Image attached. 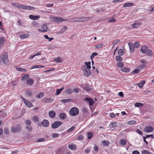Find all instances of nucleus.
<instances>
[{
    "instance_id": "1",
    "label": "nucleus",
    "mask_w": 154,
    "mask_h": 154,
    "mask_svg": "<svg viewBox=\"0 0 154 154\" xmlns=\"http://www.w3.org/2000/svg\"><path fill=\"white\" fill-rule=\"evenodd\" d=\"M2 61H3L4 64L5 65L9 64L8 54L7 53L4 52L0 56V63Z\"/></svg>"
},
{
    "instance_id": "2",
    "label": "nucleus",
    "mask_w": 154,
    "mask_h": 154,
    "mask_svg": "<svg viewBox=\"0 0 154 154\" xmlns=\"http://www.w3.org/2000/svg\"><path fill=\"white\" fill-rule=\"evenodd\" d=\"M49 18L52 22L57 23H60L63 21H67V20L63 17H57L55 16H50L49 17Z\"/></svg>"
},
{
    "instance_id": "3",
    "label": "nucleus",
    "mask_w": 154,
    "mask_h": 154,
    "mask_svg": "<svg viewBox=\"0 0 154 154\" xmlns=\"http://www.w3.org/2000/svg\"><path fill=\"white\" fill-rule=\"evenodd\" d=\"M22 128V127L21 125L18 124L16 126H12L11 128V131L14 133H19L21 131Z\"/></svg>"
},
{
    "instance_id": "4",
    "label": "nucleus",
    "mask_w": 154,
    "mask_h": 154,
    "mask_svg": "<svg viewBox=\"0 0 154 154\" xmlns=\"http://www.w3.org/2000/svg\"><path fill=\"white\" fill-rule=\"evenodd\" d=\"M79 113V110L78 108L74 107L72 108L69 110V115L72 116H76Z\"/></svg>"
},
{
    "instance_id": "5",
    "label": "nucleus",
    "mask_w": 154,
    "mask_h": 154,
    "mask_svg": "<svg viewBox=\"0 0 154 154\" xmlns=\"http://www.w3.org/2000/svg\"><path fill=\"white\" fill-rule=\"evenodd\" d=\"M17 7L23 9L27 10H33L35 8L33 7H31L29 6H26L20 4H18V5H17Z\"/></svg>"
},
{
    "instance_id": "6",
    "label": "nucleus",
    "mask_w": 154,
    "mask_h": 154,
    "mask_svg": "<svg viewBox=\"0 0 154 154\" xmlns=\"http://www.w3.org/2000/svg\"><path fill=\"white\" fill-rule=\"evenodd\" d=\"M20 98L23 101L26 105L28 107L30 108L33 106L32 103L28 101L22 96H21Z\"/></svg>"
},
{
    "instance_id": "7",
    "label": "nucleus",
    "mask_w": 154,
    "mask_h": 154,
    "mask_svg": "<svg viewBox=\"0 0 154 154\" xmlns=\"http://www.w3.org/2000/svg\"><path fill=\"white\" fill-rule=\"evenodd\" d=\"M41 27L42 29H38V30L39 32H47L48 30V27L47 24L45 23L42 24Z\"/></svg>"
},
{
    "instance_id": "8",
    "label": "nucleus",
    "mask_w": 154,
    "mask_h": 154,
    "mask_svg": "<svg viewBox=\"0 0 154 154\" xmlns=\"http://www.w3.org/2000/svg\"><path fill=\"white\" fill-rule=\"evenodd\" d=\"M62 124L61 122L56 121L54 122L51 125V128L52 129H55L57 128Z\"/></svg>"
},
{
    "instance_id": "9",
    "label": "nucleus",
    "mask_w": 154,
    "mask_h": 154,
    "mask_svg": "<svg viewBox=\"0 0 154 154\" xmlns=\"http://www.w3.org/2000/svg\"><path fill=\"white\" fill-rule=\"evenodd\" d=\"M42 125L44 127H48L49 125V122L48 120L44 119L42 121Z\"/></svg>"
},
{
    "instance_id": "10",
    "label": "nucleus",
    "mask_w": 154,
    "mask_h": 154,
    "mask_svg": "<svg viewBox=\"0 0 154 154\" xmlns=\"http://www.w3.org/2000/svg\"><path fill=\"white\" fill-rule=\"evenodd\" d=\"M154 130V128L152 126H148L144 128V131L145 132H151Z\"/></svg>"
},
{
    "instance_id": "11",
    "label": "nucleus",
    "mask_w": 154,
    "mask_h": 154,
    "mask_svg": "<svg viewBox=\"0 0 154 154\" xmlns=\"http://www.w3.org/2000/svg\"><path fill=\"white\" fill-rule=\"evenodd\" d=\"M84 100L88 101L89 102V104L90 106L93 105L94 103L93 100L91 98L86 97L85 98Z\"/></svg>"
},
{
    "instance_id": "12",
    "label": "nucleus",
    "mask_w": 154,
    "mask_h": 154,
    "mask_svg": "<svg viewBox=\"0 0 154 154\" xmlns=\"http://www.w3.org/2000/svg\"><path fill=\"white\" fill-rule=\"evenodd\" d=\"M42 101L43 103H50L53 102V100L50 98H44L42 99Z\"/></svg>"
},
{
    "instance_id": "13",
    "label": "nucleus",
    "mask_w": 154,
    "mask_h": 154,
    "mask_svg": "<svg viewBox=\"0 0 154 154\" xmlns=\"http://www.w3.org/2000/svg\"><path fill=\"white\" fill-rule=\"evenodd\" d=\"M128 45L131 52H133L134 51V46L133 44L131 42H129L128 43Z\"/></svg>"
},
{
    "instance_id": "14",
    "label": "nucleus",
    "mask_w": 154,
    "mask_h": 154,
    "mask_svg": "<svg viewBox=\"0 0 154 154\" xmlns=\"http://www.w3.org/2000/svg\"><path fill=\"white\" fill-rule=\"evenodd\" d=\"M84 75L86 77H88L91 74V72L90 69H86L83 72Z\"/></svg>"
},
{
    "instance_id": "15",
    "label": "nucleus",
    "mask_w": 154,
    "mask_h": 154,
    "mask_svg": "<svg viewBox=\"0 0 154 154\" xmlns=\"http://www.w3.org/2000/svg\"><path fill=\"white\" fill-rule=\"evenodd\" d=\"M29 17L30 19L33 20H38L40 17V16L39 15H36L34 16L32 15H30L29 16Z\"/></svg>"
},
{
    "instance_id": "16",
    "label": "nucleus",
    "mask_w": 154,
    "mask_h": 154,
    "mask_svg": "<svg viewBox=\"0 0 154 154\" xmlns=\"http://www.w3.org/2000/svg\"><path fill=\"white\" fill-rule=\"evenodd\" d=\"M26 83L28 85H31L33 84L34 81L32 78H30L26 80Z\"/></svg>"
},
{
    "instance_id": "17",
    "label": "nucleus",
    "mask_w": 154,
    "mask_h": 154,
    "mask_svg": "<svg viewBox=\"0 0 154 154\" xmlns=\"http://www.w3.org/2000/svg\"><path fill=\"white\" fill-rule=\"evenodd\" d=\"M59 117L61 119L63 120L66 118V115L64 113H61L59 115Z\"/></svg>"
},
{
    "instance_id": "18",
    "label": "nucleus",
    "mask_w": 154,
    "mask_h": 154,
    "mask_svg": "<svg viewBox=\"0 0 154 154\" xmlns=\"http://www.w3.org/2000/svg\"><path fill=\"white\" fill-rule=\"evenodd\" d=\"M5 42V38L2 37H0V48L3 46V44Z\"/></svg>"
},
{
    "instance_id": "19",
    "label": "nucleus",
    "mask_w": 154,
    "mask_h": 154,
    "mask_svg": "<svg viewBox=\"0 0 154 154\" xmlns=\"http://www.w3.org/2000/svg\"><path fill=\"white\" fill-rule=\"evenodd\" d=\"M49 115L51 118H54L56 115V113L54 111H51L49 112Z\"/></svg>"
},
{
    "instance_id": "20",
    "label": "nucleus",
    "mask_w": 154,
    "mask_h": 154,
    "mask_svg": "<svg viewBox=\"0 0 154 154\" xmlns=\"http://www.w3.org/2000/svg\"><path fill=\"white\" fill-rule=\"evenodd\" d=\"M68 147L69 149L72 150H75L76 148V146L73 143L69 145Z\"/></svg>"
},
{
    "instance_id": "21",
    "label": "nucleus",
    "mask_w": 154,
    "mask_h": 154,
    "mask_svg": "<svg viewBox=\"0 0 154 154\" xmlns=\"http://www.w3.org/2000/svg\"><path fill=\"white\" fill-rule=\"evenodd\" d=\"M26 94L28 96L31 97L33 95L32 91L30 90H27L25 91Z\"/></svg>"
},
{
    "instance_id": "22",
    "label": "nucleus",
    "mask_w": 154,
    "mask_h": 154,
    "mask_svg": "<svg viewBox=\"0 0 154 154\" xmlns=\"http://www.w3.org/2000/svg\"><path fill=\"white\" fill-rule=\"evenodd\" d=\"M140 23H135L132 25V28L133 29H136L137 28L141 25Z\"/></svg>"
},
{
    "instance_id": "23",
    "label": "nucleus",
    "mask_w": 154,
    "mask_h": 154,
    "mask_svg": "<svg viewBox=\"0 0 154 154\" xmlns=\"http://www.w3.org/2000/svg\"><path fill=\"white\" fill-rule=\"evenodd\" d=\"M148 47L146 46H143L141 48L140 51L143 54H144L146 53V51Z\"/></svg>"
},
{
    "instance_id": "24",
    "label": "nucleus",
    "mask_w": 154,
    "mask_h": 154,
    "mask_svg": "<svg viewBox=\"0 0 154 154\" xmlns=\"http://www.w3.org/2000/svg\"><path fill=\"white\" fill-rule=\"evenodd\" d=\"M130 68L128 67H123L121 69V70L123 72H127L130 71Z\"/></svg>"
},
{
    "instance_id": "25",
    "label": "nucleus",
    "mask_w": 154,
    "mask_h": 154,
    "mask_svg": "<svg viewBox=\"0 0 154 154\" xmlns=\"http://www.w3.org/2000/svg\"><path fill=\"white\" fill-rule=\"evenodd\" d=\"M54 61H56L57 63L62 62L63 61V60L60 57L54 58Z\"/></svg>"
},
{
    "instance_id": "26",
    "label": "nucleus",
    "mask_w": 154,
    "mask_h": 154,
    "mask_svg": "<svg viewBox=\"0 0 154 154\" xmlns=\"http://www.w3.org/2000/svg\"><path fill=\"white\" fill-rule=\"evenodd\" d=\"M32 120L33 122H36L39 121V119L37 116H34L33 117Z\"/></svg>"
},
{
    "instance_id": "27",
    "label": "nucleus",
    "mask_w": 154,
    "mask_h": 154,
    "mask_svg": "<svg viewBox=\"0 0 154 154\" xmlns=\"http://www.w3.org/2000/svg\"><path fill=\"white\" fill-rule=\"evenodd\" d=\"M117 52L118 54L122 56L124 54V52L123 50L122 49H118L117 50Z\"/></svg>"
},
{
    "instance_id": "28",
    "label": "nucleus",
    "mask_w": 154,
    "mask_h": 154,
    "mask_svg": "<svg viewBox=\"0 0 154 154\" xmlns=\"http://www.w3.org/2000/svg\"><path fill=\"white\" fill-rule=\"evenodd\" d=\"M29 75L28 74H26L22 77L21 78V80L22 81H24L27 79H28L29 77Z\"/></svg>"
},
{
    "instance_id": "29",
    "label": "nucleus",
    "mask_w": 154,
    "mask_h": 154,
    "mask_svg": "<svg viewBox=\"0 0 154 154\" xmlns=\"http://www.w3.org/2000/svg\"><path fill=\"white\" fill-rule=\"evenodd\" d=\"M44 67V66L40 65H37L36 66H32L30 68V69H32L35 68H42Z\"/></svg>"
},
{
    "instance_id": "30",
    "label": "nucleus",
    "mask_w": 154,
    "mask_h": 154,
    "mask_svg": "<svg viewBox=\"0 0 154 154\" xmlns=\"http://www.w3.org/2000/svg\"><path fill=\"white\" fill-rule=\"evenodd\" d=\"M91 19V18L88 17H81V22L87 21Z\"/></svg>"
},
{
    "instance_id": "31",
    "label": "nucleus",
    "mask_w": 154,
    "mask_h": 154,
    "mask_svg": "<svg viewBox=\"0 0 154 154\" xmlns=\"http://www.w3.org/2000/svg\"><path fill=\"white\" fill-rule=\"evenodd\" d=\"M93 135V133L91 132H89L87 133V137L89 139H91Z\"/></svg>"
},
{
    "instance_id": "32",
    "label": "nucleus",
    "mask_w": 154,
    "mask_h": 154,
    "mask_svg": "<svg viewBox=\"0 0 154 154\" xmlns=\"http://www.w3.org/2000/svg\"><path fill=\"white\" fill-rule=\"evenodd\" d=\"M44 96V93H40L37 94L36 96V98L37 99H40L43 97Z\"/></svg>"
},
{
    "instance_id": "33",
    "label": "nucleus",
    "mask_w": 154,
    "mask_h": 154,
    "mask_svg": "<svg viewBox=\"0 0 154 154\" xmlns=\"http://www.w3.org/2000/svg\"><path fill=\"white\" fill-rule=\"evenodd\" d=\"M85 64L86 66V68L88 69H90L91 68V63L90 62H85Z\"/></svg>"
},
{
    "instance_id": "34",
    "label": "nucleus",
    "mask_w": 154,
    "mask_h": 154,
    "mask_svg": "<svg viewBox=\"0 0 154 154\" xmlns=\"http://www.w3.org/2000/svg\"><path fill=\"white\" fill-rule=\"evenodd\" d=\"M63 88L62 87L60 89H57L56 92L55 93V95H57L61 93L62 91L63 90Z\"/></svg>"
},
{
    "instance_id": "35",
    "label": "nucleus",
    "mask_w": 154,
    "mask_h": 154,
    "mask_svg": "<svg viewBox=\"0 0 154 154\" xmlns=\"http://www.w3.org/2000/svg\"><path fill=\"white\" fill-rule=\"evenodd\" d=\"M63 149L61 148L57 149L56 151V154H62Z\"/></svg>"
},
{
    "instance_id": "36",
    "label": "nucleus",
    "mask_w": 154,
    "mask_h": 154,
    "mask_svg": "<svg viewBox=\"0 0 154 154\" xmlns=\"http://www.w3.org/2000/svg\"><path fill=\"white\" fill-rule=\"evenodd\" d=\"M121 56H117L116 57V60L117 61L120 62H122V58L121 57H120Z\"/></svg>"
},
{
    "instance_id": "37",
    "label": "nucleus",
    "mask_w": 154,
    "mask_h": 154,
    "mask_svg": "<svg viewBox=\"0 0 154 154\" xmlns=\"http://www.w3.org/2000/svg\"><path fill=\"white\" fill-rule=\"evenodd\" d=\"M15 68L16 69V70H17V71L21 72H25L26 71V69L16 67Z\"/></svg>"
},
{
    "instance_id": "38",
    "label": "nucleus",
    "mask_w": 154,
    "mask_h": 154,
    "mask_svg": "<svg viewBox=\"0 0 154 154\" xmlns=\"http://www.w3.org/2000/svg\"><path fill=\"white\" fill-rule=\"evenodd\" d=\"M72 101V99H63L61 100V102L63 103H66L69 102H70Z\"/></svg>"
},
{
    "instance_id": "39",
    "label": "nucleus",
    "mask_w": 154,
    "mask_h": 154,
    "mask_svg": "<svg viewBox=\"0 0 154 154\" xmlns=\"http://www.w3.org/2000/svg\"><path fill=\"white\" fill-rule=\"evenodd\" d=\"M75 127L74 126H72L71 128L67 130L66 131V132L68 133H70L75 130Z\"/></svg>"
},
{
    "instance_id": "40",
    "label": "nucleus",
    "mask_w": 154,
    "mask_h": 154,
    "mask_svg": "<svg viewBox=\"0 0 154 154\" xmlns=\"http://www.w3.org/2000/svg\"><path fill=\"white\" fill-rule=\"evenodd\" d=\"M146 54L149 56H151L152 54V51L150 49H148L146 52Z\"/></svg>"
},
{
    "instance_id": "41",
    "label": "nucleus",
    "mask_w": 154,
    "mask_h": 154,
    "mask_svg": "<svg viewBox=\"0 0 154 154\" xmlns=\"http://www.w3.org/2000/svg\"><path fill=\"white\" fill-rule=\"evenodd\" d=\"M134 5V4L131 3H128L125 4L124 5V7L125 8Z\"/></svg>"
},
{
    "instance_id": "42",
    "label": "nucleus",
    "mask_w": 154,
    "mask_h": 154,
    "mask_svg": "<svg viewBox=\"0 0 154 154\" xmlns=\"http://www.w3.org/2000/svg\"><path fill=\"white\" fill-rule=\"evenodd\" d=\"M67 29V27L66 26H63V27L61 29L60 31L62 33H63Z\"/></svg>"
},
{
    "instance_id": "43",
    "label": "nucleus",
    "mask_w": 154,
    "mask_h": 154,
    "mask_svg": "<svg viewBox=\"0 0 154 154\" xmlns=\"http://www.w3.org/2000/svg\"><path fill=\"white\" fill-rule=\"evenodd\" d=\"M143 105V103H140L137 102L135 103V107H140L142 106Z\"/></svg>"
},
{
    "instance_id": "44",
    "label": "nucleus",
    "mask_w": 154,
    "mask_h": 154,
    "mask_svg": "<svg viewBox=\"0 0 154 154\" xmlns=\"http://www.w3.org/2000/svg\"><path fill=\"white\" fill-rule=\"evenodd\" d=\"M103 43H101L98 44L97 45H95V47H96L97 48H101L103 46Z\"/></svg>"
},
{
    "instance_id": "45",
    "label": "nucleus",
    "mask_w": 154,
    "mask_h": 154,
    "mask_svg": "<svg viewBox=\"0 0 154 154\" xmlns=\"http://www.w3.org/2000/svg\"><path fill=\"white\" fill-rule=\"evenodd\" d=\"M29 36V35L28 34H22L20 36L21 38H25Z\"/></svg>"
},
{
    "instance_id": "46",
    "label": "nucleus",
    "mask_w": 154,
    "mask_h": 154,
    "mask_svg": "<svg viewBox=\"0 0 154 154\" xmlns=\"http://www.w3.org/2000/svg\"><path fill=\"white\" fill-rule=\"evenodd\" d=\"M68 20V21L69 22H77L76 17L69 19Z\"/></svg>"
},
{
    "instance_id": "47",
    "label": "nucleus",
    "mask_w": 154,
    "mask_h": 154,
    "mask_svg": "<svg viewBox=\"0 0 154 154\" xmlns=\"http://www.w3.org/2000/svg\"><path fill=\"white\" fill-rule=\"evenodd\" d=\"M117 66L119 67H122L124 66V63L123 62H120L117 63Z\"/></svg>"
},
{
    "instance_id": "48",
    "label": "nucleus",
    "mask_w": 154,
    "mask_h": 154,
    "mask_svg": "<svg viewBox=\"0 0 154 154\" xmlns=\"http://www.w3.org/2000/svg\"><path fill=\"white\" fill-rule=\"evenodd\" d=\"M142 154H152L150 152L147 151L146 150H143L141 152Z\"/></svg>"
},
{
    "instance_id": "49",
    "label": "nucleus",
    "mask_w": 154,
    "mask_h": 154,
    "mask_svg": "<svg viewBox=\"0 0 154 154\" xmlns=\"http://www.w3.org/2000/svg\"><path fill=\"white\" fill-rule=\"evenodd\" d=\"M97 55V53L94 52L90 56L91 59V60H93L94 57Z\"/></svg>"
},
{
    "instance_id": "50",
    "label": "nucleus",
    "mask_w": 154,
    "mask_h": 154,
    "mask_svg": "<svg viewBox=\"0 0 154 154\" xmlns=\"http://www.w3.org/2000/svg\"><path fill=\"white\" fill-rule=\"evenodd\" d=\"M95 10H96V11H95L96 13H98V12H102L104 11L105 10V9L100 8V9H97Z\"/></svg>"
},
{
    "instance_id": "51",
    "label": "nucleus",
    "mask_w": 154,
    "mask_h": 154,
    "mask_svg": "<svg viewBox=\"0 0 154 154\" xmlns=\"http://www.w3.org/2000/svg\"><path fill=\"white\" fill-rule=\"evenodd\" d=\"M84 137L82 135H80L77 137V139L78 140H81L83 139Z\"/></svg>"
},
{
    "instance_id": "52",
    "label": "nucleus",
    "mask_w": 154,
    "mask_h": 154,
    "mask_svg": "<svg viewBox=\"0 0 154 154\" xmlns=\"http://www.w3.org/2000/svg\"><path fill=\"white\" fill-rule=\"evenodd\" d=\"M140 72V70L138 69H135L132 72V73L134 74H136Z\"/></svg>"
},
{
    "instance_id": "53",
    "label": "nucleus",
    "mask_w": 154,
    "mask_h": 154,
    "mask_svg": "<svg viewBox=\"0 0 154 154\" xmlns=\"http://www.w3.org/2000/svg\"><path fill=\"white\" fill-rule=\"evenodd\" d=\"M146 66V65L145 64H141L140 65L138 68L139 69H142L145 68Z\"/></svg>"
},
{
    "instance_id": "54",
    "label": "nucleus",
    "mask_w": 154,
    "mask_h": 154,
    "mask_svg": "<svg viewBox=\"0 0 154 154\" xmlns=\"http://www.w3.org/2000/svg\"><path fill=\"white\" fill-rule=\"evenodd\" d=\"M136 121L134 120L129 121L128 122V123L129 125H132L135 124Z\"/></svg>"
},
{
    "instance_id": "55",
    "label": "nucleus",
    "mask_w": 154,
    "mask_h": 154,
    "mask_svg": "<svg viewBox=\"0 0 154 154\" xmlns=\"http://www.w3.org/2000/svg\"><path fill=\"white\" fill-rule=\"evenodd\" d=\"M126 142L125 140H121L120 141V144L123 145H125L126 144Z\"/></svg>"
},
{
    "instance_id": "56",
    "label": "nucleus",
    "mask_w": 154,
    "mask_h": 154,
    "mask_svg": "<svg viewBox=\"0 0 154 154\" xmlns=\"http://www.w3.org/2000/svg\"><path fill=\"white\" fill-rule=\"evenodd\" d=\"M4 133L6 134H8L9 133V130L8 128H5L4 129Z\"/></svg>"
},
{
    "instance_id": "57",
    "label": "nucleus",
    "mask_w": 154,
    "mask_h": 154,
    "mask_svg": "<svg viewBox=\"0 0 154 154\" xmlns=\"http://www.w3.org/2000/svg\"><path fill=\"white\" fill-rule=\"evenodd\" d=\"M26 128L29 131H31L32 129V127L30 125L27 126L26 127Z\"/></svg>"
},
{
    "instance_id": "58",
    "label": "nucleus",
    "mask_w": 154,
    "mask_h": 154,
    "mask_svg": "<svg viewBox=\"0 0 154 154\" xmlns=\"http://www.w3.org/2000/svg\"><path fill=\"white\" fill-rule=\"evenodd\" d=\"M103 145L105 146H108V145L109 144V142L108 141H103Z\"/></svg>"
},
{
    "instance_id": "59",
    "label": "nucleus",
    "mask_w": 154,
    "mask_h": 154,
    "mask_svg": "<svg viewBox=\"0 0 154 154\" xmlns=\"http://www.w3.org/2000/svg\"><path fill=\"white\" fill-rule=\"evenodd\" d=\"M45 139L43 138H40L37 140V142H43L45 140Z\"/></svg>"
},
{
    "instance_id": "60",
    "label": "nucleus",
    "mask_w": 154,
    "mask_h": 154,
    "mask_svg": "<svg viewBox=\"0 0 154 154\" xmlns=\"http://www.w3.org/2000/svg\"><path fill=\"white\" fill-rule=\"evenodd\" d=\"M134 46L136 48H137L139 47L140 45V44L138 42H136L134 43Z\"/></svg>"
},
{
    "instance_id": "61",
    "label": "nucleus",
    "mask_w": 154,
    "mask_h": 154,
    "mask_svg": "<svg viewBox=\"0 0 154 154\" xmlns=\"http://www.w3.org/2000/svg\"><path fill=\"white\" fill-rule=\"evenodd\" d=\"M54 70H55V68H51L50 69L48 70L44 71V72H48L52 71Z\"/></svg>"
},
{
    "instance_id": "62",
    "label": "nucleus",
    "mask_w": 154,
    "mask_h": 154,
    "mask_svg": "<svg viewBox=\"0 0 154 154\" xmlns=\"http://www.w3.org/2000/svg\"><path fill=\"white\" fill-rule=\"evenodd\" d=\"M25 123L26 125H30L31 124V122L29 120H26L25 121Z\"/></svg>"
},
{
    "instance_id": "63",
    "label": "nucleus",
    "mask_w": 154,
    "mask_h": 154,
    "mask_svg": "<svg viewBox=\"0 0 154 154\" xmlns=\"http://www.w3.org/2000/svg\"><path fill=\"white\" fill-rule=\"evenodd\" d=\"M59 136V134L57 133H54L52 134V136L54 138H57Z\"/></svg>"
},
{
    "instance_id": "64",
    "label": "nucleus",
    "mask_w": 154,
    "mask_h": 154,
    "mask_svg": "<svg viewBox=\"0 0 154 154\" xmlns=\"http://www.w3.org/2000/svg\"><path fill=\"white\" fill-rule=\"evenodd\" d=\"M72 91L73 92L77 93L79 92V90L78 88H75Z\"/></svg>"
}]
</instances>
